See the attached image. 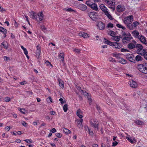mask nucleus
<instances>
[{
    "label": "nucleus",
    "instance_id": "obj_1",
    "mask_svg": "<svg viewBox=\"0 0 147 147\" xmlns=\"http://www.w3.org/2000/svg\"><path fill=\"white\" fill-rule=\"evenodd\" d=\"M30 16L32 19H35L38 22L41 21L44 17V15L42 11L38 13H32L31 14Z\"/></svg>",
    "mask_w": 147,
    "mask_h": 147
},
{
    "label": "nucleus",
    "instance_id": "obj_2",
    "mask_svg": "<svg viewBox=\"0 0 147 147\" xmlns=\"http://www.w3.org/2000/svg\"><path fill=\"white\" fill-rule=\"evenodd\" d=\"M137 67L141 72L147 74V63H144L142 64H139L138 65Z\"/></svg>",
    "mask_w": 147,
    "mask_h": 147
},
{
    "label": "nucleus",
    "instance_id": "obj_3",
    "mask_svg": "<svg viewBox=\"0 0 147 147\" xmlns=\"http://www.w3.org/2000/svg\"><path fill=\"white\" fill-rule=\"evenodd\" d=\"M133 20V16H129L127 17H125L124 18L123 22L125 24L127 25L131 23Z\"/></svg>",
    "mask_w": 147,
    "mask_h": 147
},
{
    "label": "nucleus",
    "instance_id": "obj_4",
    "mask_svg": "<svg viewBox=\"0 0 147 147\" xmlns=\"http://www.w3.org/2000/svg\"><path fill=\"white\" fill-rule=\"evenodd\" d=\"M90 123L91 126L95 129H96L97 130H98V123L96 119H91L90 121Z\"/></svg>",
    "mask_w": 147,
    "mask_h": 147
},
{
    "label": "nucleus",
    "instance_id": "obj_5",
    "mask_svg": "<svg viewBox=\"0 0 147 147\" xmlns=\"http://www.w3.org/2000/svg\"><path fill=\"white\" fill-rule=\"evenodd\" d=\"M89 17L93 20L96 21L97 19V13L94 12H90L88 13Z\"/></svg>",
    "mask_w": 147,
    "mask_h": 147
},
{
    "label": "nucleus",
    "instance_id": "obj_6",
    "mask_svg": "<svg viewBox=\"0 0 147 147\" xmlns=\"http://www.w3.org/2000/svg\"><path fill=\"white\" fill-rule=\"evenodd\" d=\"M132 39L130 34L127 35L126 36L123 37L122 39V42L123 43L129 42Z\"/></svg>",
    "mask_w": 147,
    "mask_h": 147
},
{
    "label": "nucleus",
    "instance_id": "obj_7",
    "mask_svg": "<svg viewBox=\"0 0 147 147\" xmlns=\"http://www.w3.org/2000/svg\"><path fill=\"white\" fill-rule=\"evenodd\" d=\"M132 42L129 43L127 45V47L130 50H131L136 47V42L134 40H132Z\"/></svg>",
    "mask_w": 147,
    "mask_h": 147
},
{
    "label": "nucleus",
    "instance_id": "obj_8",
    "mask_svg": "<svg viewBox=\"0 0 147 147\" xmlns=\"http://www.w3.org/2000/svg\"><path fill=\"white\" fill-rule=\"evenodd\" d=\"M138 38L143 44L145 45L147 44V41L146 38L143 36L141 35H139V36L138 37Z\"/></svg>",
    "mask_w": 147,
    "mask_h": 147
},
{
    "label": "nucleus",
    "instance_id": "obj_9",
    "mask_svg": "<svg viewBox=\"0 0 147 147\" xmlns=\"http://www.w3.org/2000/svg\"><path fill=\"white\" fill-rule=\"evenodd\" d=\"M146 52V50L143 48H139L136 51L137 54L142 56H144Z\"/></svg>",
    "mask_w": 147,
    "mask_h": 147
},
{
    "label": "nucleus",
    "instance_id": "obj_10",
    "mask_svg": "<svg viewBox=\"0 0 147 147\" xmlns=\"http://www.w3.org/2000/svg\"><path fill=\"white\" fill-rule=\"evenodd\" d=\"M126 56L127 59L129 61L132 62H134L135 60L134 59V55L132 54H127Z\"/></svg>",
    "mask_w": 147,
    "mask_h": 147
},
{
    "label": "nucleus",
    "instance_id": "obj_11",
    "mask_svg": "<svg viewBox=\"0 0 147 147\" xmlns=\"http://www.w3.org/2000/svg\"><path fill=\"white\" fill-rule=\"evenodd\" d=\"M125 9V7L124 6L122 5H118L117 7V10L119 12H120L124 11Z\"/></svg>",
    "mask_w": 147,
    "mask_h": 147
},
{
    "label": "nucleus",
    "instance_id": "obj_12",
    "mask_svg": "<svg viewBox=\"0 0 147 147\" xmlns=\"http://www.w3.org/2000/svg\"><path fill=\"white\" fill-rule=\"evenodd\" d=\"M97 26L100 30H103L105 28V25L102 22H99L97 24Z\"/></svg>",
    "mask_w": 147,
    "mask_h": 147
},
{
    "label": "nucleus",
    "instance_id": "obj_13",
    "mask_svg": "<svg viewBox=\"0 0 147 147\" xmlns=\"http://www.w3.org/2000/svg\"><path fill=\"white\" fill-rule=\"evenodd\" d=\"M129 84L131 87L134 88H136L138 86V84L136 82L133 80H130L129 82Z\"/></svg>",
    "mask_w": 147,
    "mask_h": 147
},
{
    "label": "nucleus",
    "instance_id": "obj_14",
    "mask_svg": "<svg viewBox=\"0 0 147 147\" xmlns=\"http://www.w3.org/2000/svg\"><path fill=\"white\" fill-rule=\"evenodd\" d=\"M115 48L119 49L121 48V46L119 43L117 42H113L112 45Z\"/></svg>",
    "mask_w": 147,
    "mask_h": 147
},
{
    "label": "nucleus",
    "instance_id": "obj_15",
    "mask_svg": "<svg viewBox=\"0 0 147 147\" xmlns=\"http://www.w3.org/2000/svg\"><path fill=\"white\" fill-rule=\"evenodd\" d=\"M78 35L79 36L83 37L84 38H87L89 37L88 34L84 32H81L79 33Z\"/></svg>",
    "mask_w": 147,
    "mask_h": 147
},
{
    "label": "nucleus",
    "instance_id": "obj_16",
    "mask_svg": "<svg viewBox=\"0 0 147 147\" xmlns=\"http://www.w3.org/2000/svg\"><path fill=\"white\" fill-rule=\"evenodd\" d=\"M78 8L82 11H85L87 8V6L83 4H79L78 6Z\"/></svg>",
    "mask_w": 147,
    "mask_h": 147
},
{
    "label": "nucleus",
    "instance_id": "obj_17",
    "mask_svg": "<svg viewBox=\"0 0 147 147\" xmlns=\"http://www.w3.org/2000/svg\"><path fill=\"white\" fill-rule=\"evenodd\" d=\"M100 7L101 9L104 12L105 14L106 13V12H108V9L105 7V5L102 4L100 5Z\"/></svg>",
    "mask_w": 147,
    "mask_h": 147
},
{
    "label": "nucleus",
    "instance_id": "obj_18",
    "mask_svg": "<svg viewBox=\"0 0 147 147\" xmlns=\"http://www.w3.org/2000/svg\"><path fill=\"white\" fill-rule=\"evenodd\" d=\"M63 10L64 11H66L68 12H75V13H76V10L73 9H71V8H64L63 9Z\"/></svg>",
    "mask_w": 147,
    "mask_h": 147
},
{
    "label": "nucleus",
    "instance_id": "obj_19",
    "mask_svg": "<svg viewBox=\"0 0 147 147\" xmlns=\"http://www.w3.org/2000/svg\"><path fill=\"white\" fill-rule=\"evenodd\" d=\"M131 34L133 36L136 38H138V37L139 36V33L137 30L134 31L132 32Z\"/></svg>",
    "mask_w": 147,
    "mask_h": 147
},
{
    "label": "nucleus",
    "instance_id": "obj_20",
    "mask_svg": "<svg viewBox=\"0 0 147 147\" xmlns=\"http://www.w3.org/2000/svg\"><path fill=\"white\" fill-rule=\"evenodd\" d=\"M93 10L97 11L98 8L97 5L95 3H92L90 7Z\"/></svg>",
    "mask_w": 147,
    "mask_h": 147
},
{
    "label": "nucleus",
    "instance_id": "obj_21",
    "mask_svg": "<svg viewBox=\"0 0 147 147\" xmlns=\"http://www.w3.org/2000/svg\"><path fill=\"white\" fill-rule=\"evenodd\" d=\"M83 121V120L82 119H80V120L78 121V126L80 128H82L83 127V125L82 124Z\"/></svg>",
    "mask_w": 147,
    "mask_h": 147
},
{
    "label": "nucleus",
    "instance_id": "obj_22",
    "mask_svg": "<svg viewBox=\"0 0 147 147\" xmlns=\"http://www.w3.org/2000/svg\"><path fill=\"white\" fill-rule=\"evenodd\" d=\"M118 60L119 62L123 64H126L127 62V61L126 60L124 59H123L121 58V57L119 59H118Z\"/></svg>",
    "mask_w": 147,
    "mask_h": 147
},
{
    "label": "nucleus",
    "instance_id": "obj_23",
    "mask_svg": "<svg viewBox=\"0 0 147 147\" xmlns=\"http://www.w3.org/2000/svg\"><path fill=\"white\" fill-rule=\"evenodd\" d=\"M113 39L116 42H118L120 40V38H122L120 36L119 37L118 36H113Z\"/></svg>",
    "mask_w": 147,
    "mask_h": 147
},
{
    "label": "nucleus",
    "instance_id": "obj_24",
    "mask_svg": "<svg viewBox=\"0 0 147 147\" xmlns=\"http://www.w3.org/2000/svg\"><path fill=\"white\" fill-rule=\"evenodd\" d=\"M82 113L81 111L80 110H78L77 112V116L81 119H82V116L81 114Z\"/></svg>",
    "mask_w": 147,
    "mask_h": 147
},
{
    "label": "nucleus",
    "instance_id": "obj_25",
    "mask_svg": "<svg viewBox=\"0 0 147 147\" xmlns=\"http://www.w3.org/2000/svg\"><path fill=\"white\" fill-rule=\"evenodd\" d=\"M63 131L64 133H65L66 134H69L70 133L71 131L69 130V129L65 128H63Z\"/></svg>",
    "mask_w": 147,
    "mask_h": 147
},
{
    "label": "nucleus",
    "instance_id": "obj_26",
    "mask_svg": "<svg viewBox=\"0 0 147 147\" xmlns=\"http://www.w3.org/2000/svg\"><path fill=\"white\" fill-rule=\"evenodd\" d=\"M134 123L139 125H142L144 124V122L140 120H136L134 121Z\"/></svg>",
    "mask_w": 147,
    "mask_h": 147
},
{
    "label": "nucleus",
    "instance_id": "obj_27",
    "mask_svg": "<svg viewBox=\"0 0 147 147\" xmlns=\"http://www.w3.org/2000/svg\"><path fill=\"white\" fill-rule=\"evenodd\" d=\"M104 40H105L104 42L105 43L110 46H111L112 45L113 42L107 40L105 38H104Z\"/></svg>",
    "mask_w": 147,
    "mask_h": 147
},
{
    "label": "nucleus",
    "instance_id": "obj_28",
    "mask_svg": "<svg viewBox=\"0 0 147 147\" xmlns=\"http://www.w3.org/2000/svg\"><path fill=\"white\" fill-rule=\"evenodd\" d=\"M120 54L117 53H113L112 55L113 57H115L118 60L119 59L120 57Z\"/></svg>",
    "mask_w": 147,
    "mask_h": 147
},
{
    "label": "nucleus",
    "instance_id": "obj_29",
    "mask_svg": "<svg viewBox=\"0 0 147 147\" xmlns=\"http://www.w3.org/2000/svg\"><path fill=\"white\" fill-rule=\"evenodd\" d=\"M105 2L108 4L110 5H113V0H105Z\"/></svg>",
    "mask_w": 147,
    "mask_h": 147
},
{
    "label": "nucleus",
    "instance_id": "obj_30",
    "mask_svg": "<svg viewBox=\"0 0 147 147\" xmlns=\"http://www.w3.org/2000/svg\"><path fill=\"white\" fill-rule=\"evenodd\" d=\"M142 57L139 55H137L135 58L136 61H142Z\"/></svg>",
    "mask_w": 147,
    "mask_h": 147
},
{
    "label": "nucleus",
    "instance_id": "obj_31",
    "mask_svg": "<svg viewBox=\"0 0 147 147\" xmlns=\"http://www.w3.org/2000/svg\"><path fill=\"white\" fill-rule=\"evenodd\" d=\"M105 15H106L107 17L110 19V20H113V17L109 13V12H106V13L105 14Z\"/></svg>",
    "mask_w": 147,
    "mask_h": 147
},
{
    "label": "nucleus",
    "instance_id": "obj_32",
    "mask_svg": "<svg viewBox=\"0 0 147 147\" xmlns=\"http://www.w3.org/2000/svg\"><path fill=\"white\" fill-rule=\"evenodd\" d=\"M0 31L3 33H7V30L1 26H0Z\"/></svg>",
    "mask_w": 147,
    "mask_h": 147
},
{
    "label": "nucleus",
    "instance_id": "obj_33",
    "mask_svg": "<svg viewBox=\"0 0 147 147\" xmlns=\"http://www.w3.org/2000/svg\"><path fill=\"white\" fill-rule=\"evenodd\" d=\"M59 85L60 88L63 89L64 88V84L63 82V81H60V80H59Z\"/></svg>",
    "mask_w": 147,
    "mask_h": 147
},
{
    "label": "nucleus",
    "instance_id": "obj_34",
    "mask_svg": "<svg viewBox=\"0 0 147 147\" xmlns=\"http://www.w3.org/2000/svg\"><path fill=\"white\" fill-rule=\"evenodd\" d=\"M121 34L123 36V37L126 36L127 35H129V34H130L129 32H126L123 31H122Z\"/></svg>",
    "mask_w": 147,
    "mask_h": 147
},
{
    "label": "nucleus",
    "instance_id": "obj_35",
    "mask_svg": "<svg viewBox=\"0 0 147 147\" xmlns=\"http://www.w3.org/2000/svg\"><path fill=\"white\" fill-rule=\"evenodd\" d=\"M116 26L117 27L119 28H122L123 30H125L126 29V28L125 27L119 24H117Z\"/></svg>",
    "mask_w": 147,
    "mask_h": 147
},
{
    "label": "nucleus",
    "instance_id": "obj_36",
    "mask_svg": "<svg viewBox=\"0 0 147 147\" xmlns=\"http://www.w3.org/2000/svg\"><path fill=\"white\" fill-rule=\"evenodd\" d=\"M108 34L111 36L113 37V36H114L115 34V33L113 31H110L108 33Z\"/></svg>",
    "mask_w": 147,
    "mask_h": 147
},
{
    "label": "nucleus",
    "instance_id": "obj_37",
    "mask_svg": "<svg viewBox=\"0 0 147 147\" xmlns=\"http://www.w3.org/2000/svg\"><path fill=\"white\" fill-rule=\"evenodd\" d=\"M126 138L127 139V140L129 141L130 142H131V143H133V140L134 139H132L131 138H129V137H126Z\"/></svg>",
    "mask_w": 147,
    "mask_h": 147
},
{
    "label": "nucleus",
    "instance_id": "obj_38",
    "mask_svg": "<svg viewBox=\"0 0 147 147\" xmlns=\"http://www.w3.org/2000/svg\"><path fill=\"white\" fill-rule=\"evenodd\" d=\"M127 25V27L129 29L131 30L133 29V26L131 23L128 24Z\"/></svg>",
    "mask_w": 147,
    "mask_h": 147
},
{
    "label": "nucleus",
    "instance_id": "obj_39",
    "mask_svg": "<svg viewBox=\"0 0 147 147\" xmlns=\"http://www.w3.org/2000/svg\"><path fill=\"white\" fill-rule=\"evenodd\" d=\"M67 105L65 104L63 107V110L65 112H66L67 110Z\"/></svg>",
    "mask_w": 147,
    "mask_h": 147
},
{
    "label": "nucleus",
    "instance_id": "obj_40",
    "mask_svg": "<svg viewBox=\"0 0 147 147\" xmlns=\"http://www.w3.org/2000/svg\"><path fill=\"white\" fill-rule=\"evenodd\" d=\"M6 44L5 43V42H2L1 44V46H3V47L4 48L6 49H7L8 48V47L6 45Z\"/></svg>",
    "mask_w": 147,
    "mask_h": 147
},
{
    "label": "nucleus",
    "instance_id": "obj_41",
    "mask_svg": "<svg viewBox=\"0 0 147 147\" xmlns=\"http://www.w3.org/2000/svg\"><path fill=\"white\" fill-rule=\"evenodd\" d=\"M139 24V23L137 22H134L132 24L133 26L135 28L136 27L137 25H138Z\"/></svg>",
    "mask_w": 147,
    "mask_h": 147
},
{
    "label": "nucleus",
    "instance_id": "obj_42",
    "mask_svg": "<svg viewBox=\"0 0 147 147\" xmlns=\"http://www.w3.org/2000/svg\"><path fill=\"white\" fill-rule=\"evenodd\" d=\"M4 100L6 102H8L10 101L11 100V98L9 97H7L5 98Z\"/></svg>",
    "mask_w": 147,
    "mask_h": 147
},
{
    "label": "nucleus",
    "instance_id": "obj_43",
    "mask_svg": "<svg viewBox=\"0 0 147 147\" xmlns=\"http://www.w3.org/2000/svg\"><path fill=\"white\" fill-rule=\"evenodd\" d=\"M80 50L79 49H73V51L77 53H79L80 52Z\"/></svg>",
    "mask_w": 147,
    "mask_h": 147
},
{
    "label": "nucleus",
    "instance_id": "obj_44",
    "mask_svg": "<svg viewBox=\"0 0 147 147\" xmlns=\"http://www.w3.org/2000/svg\"><path fill=\"white\" fill-rule=\"evenodd\" d=\"M42 30L45 33H46L47 32V30L46 28L44 26H42L41 27Z\"/></svg>",
    "mask_w": 147,
    "mask_h": 147
},
{
    "label": "nucleus",
    "instance_id": "obj_45",
    "mask_svg": "<svg viewBox=\"0 0 147 147\" xmlns=\"http://www.w3.org/2000/svg\"><path fill=\"white\" fill-rule=\"evenodd\" d=\"M92 3L90 1H86V4L88 6L90 7L91 4Z\"/></svg>",
    "mask_w": 147,
    "mask_h": 147
},
{
    "label": "nucleus",
    "instance_id": "obj_46",
    "mask_svg": "<svg viewBox=\"0 0 147 147\" xmlns=\"http://www.w3.org/2000/svg\"><path fill=\"white\" fill-rule=\"evenodd\" d=\"M76 88L80 92H81V93H82V92H83V90L81 89V87H80V86H77Z\"/></svg>",
    "mask_w": 147,
    "mask_h": 147
},
{
    "label": "nucleus",
    "instance_id": "obj_47",
    "mask_svg": "<svg viewBox=\"0 0 147 147\" xmlns=\"http://www.w3.org/2000/svg\"><path fill=\"white\" fill-rule=\"evenodd\" d=\"M136 47L139 48H143V47L141 44H139L136 45Z\"/></svg>",
    "mask_w": 147,
    "mask_h": 147
},
{
    "label": "nucleus",
    "instance_id": "obj_48",
    "mask_svg": "<svg viewBox=\"0 0 147 147\" xmlns=\"http://www.w3.org/2000/svg\"><path fill=\"white\" fill-rule=\"evenodd\" d=\"M56 136L58 138H61L62 136L61 134L59 133H57L55 134Z\"/></svg>",
    "mask_w": 147,
    "mask_h": 147
},
{
    "label": "nucleus",
    "instance_id": "obj_49",
    "mask_svg": "<svg viewBox=\"0 0 147 147\" xmlns=\"http://www.w3.org/2000/svg\"><path fill=\"white\" fill-rule=\"evenodd\" d=\"M26 142L30 144L32 142V140H29L28 139H26L24 140Z\"/></svg>",
    "mask_w": 147,
    "mask_h": 147
},
{
    "label": "nucleus",
    "instance_id": "obj_50",
    "mask_svg": "<svg viewBox=\"0 0 147 147\" xmlns=\"http://www.w3.org/2000/svg\"><path fill=\"white\" fill-rule=\"evenodd\" d=\"M89 134L91 136H93V133L92 131L90 130L89 128H88Z\"/></svg>",
    "mask_w": 147,
    "mask_h": 147
},
{
    "label": "nucleus",
    "instance_id": "obj_51",
    "mask_svg": "<svg viewBox=\"0 0 147 147\" xmlns=\"http://www.w3.org/2000/svg\"><path fill=\"white\" fill-rule=\"evenodd\" d=\"M45 64L47 66H49V65H51V66H52L51 64V63L49 61H46L45 62Z\"/></svg>",
    "mask_w": 147,
    "mask_h": 147
},
{
    "label": "nucleus",
    "instance_id": "obj_52",
    "mask_svg": "<svg viewBox=\"0 0 147 147\" xmlns=\"http://www.w3.org/2000/svg\"><path fill=\"white\" fill-rule=\"evenodd\" d=\"M10 129V127L9 126H7L5 128V129L6 131H9Z\"/></svg>",
    "mask_w": 147,
    "mask_h": 147
},
{
    "label": "nucleus",
    "instance_id": "obj_53",
    "mask_svg": "<svg viewBox=\"0 0 147 147\" xmlns=\"http://www.w3.org/2000/svg\"><path fill=\"white\" fill-rule=\"evenodd\" d=\"M20 111L23 114H24L25 113V110L24 109H20Z\"/></svg>",
    "mask_w": 147,
    "mask_h": 147
},
{
    "label": "nucleus",
    "instance_id": "obj_54",
    "mask_svg": "<svg viewBox=\"0 0 147 147\" xmlns=\"http://www.w3.org/2000/svg\"><path fill=\"white\" fill-rule=\"evenodd\" d=\"M59 56L61 58H64V54L63 53H60L59 55Z\"/></svg>",
    "mask_w": 147,
    "mask_h": 147
},
{
    "label": "nucleus",
    "instance_id": "obj_55",
    "mask_svg": "<svg viewBox=\"0 0 147 147\" xmlns=\"http://www.w3.org/2000/svg\"><path fill=\"white\" fill-rule=\"evenodd\" d=\"M22 124L24 127L26 126L27 123L24 121H23L22 123Z\"/></svg>",
    "mask_w": 147,
    "mask_h": 147
},
{
    "label": "nucleus",
    "instance_id": "obj_56",
    "mask_svg": "<svg viewBox=\"0 0 147 147\" xmlns=\"http://www.w3.org/2000/svg\"><path fill=\"white\" fill-rule=\"evenodd\" d=\"M109 61H112V62H115L116 61L115 59L111 57L109 58Z\"/></svg>",
    "mask_w": 147,
    "mask_h": 147
},
{
    "label": "nucleus",
    "instance_id": "obj_57",
    "mask_svg": "<svg viewBox=\"0 0 147 147\" xmlns=\"http://www.w3.org/2000/svg\"><path fill=\"white\" fill-rule=\"evenodd\" d=\"M107 27H108L113 28V25L112 24L109 23L107 25Z\"/></svg>",
    "mask_w": 147,
    "mask_h": 147
},
{
    "label": "nucleus",
    "instance_id": "obj_58",
    "mask_svg": "<svg viewBox=\"0 0 147 147\" xmlns=\"http://www.w3.org/2000/svg\"><path fill=\"white\" fill-rule=\"evenodd\" d=\"M112 144V146H115L117 144L118 142L116 141H115V142H113Z\"/></svg>",
    "mask_w": 147,
    "mask_h": 147
},
{
    "label": "nucleus",
    "instance_id": "obj_59",
    "mask_svg": "<svg viewBox=\"0 0 147 147\" xmlns=\"http://www.w3.org/2000/svg\"><path fill=\"white\" fill-rule=\"evenodd\" d=\"M128 51V50L123 48H122L121 49V51L122 52H125Z\"/></svg>",
    "mask_w": 147,
    "mask_h": 147
},
{
    "label": "nucleus",
    "instance_id": "obj_60",
    "mask_svg": "<svg viewBox=\"0 0 147 147\" xmlns=\"http://www.w3.org/2000/svg\"><path fill=\"white\" fill-rule=\"evenodd\" d=\"M50 131L52 132L53 133H55L56 131V129L54 128H53L51 130H50Z\"/></svg>",
    "mask_w": 147,
    "mask_h": 147
},
{
    "label": "nucleus",
    "instance_id": "obj_61",
    "mask_svg": "<svg viewBox=\"0 0 147 147\" xmlns=\"http://www.w3.org/2000/svg\"><path fill=\"white\" fill-rule=\"evenodd\" d=\"M59 100V101H61V104H63L65 102L63 100V99L62 98H60Z\"/></svg>",
    "mask_w": 147,
    "mask_h": 147
},
{
    "label": "nucleus",
    "instance_id": "obj_62",
    "mask_svg": "<svg viewBox=\"0 0 147 147\" xmlns=\"http://www.w3.org/2000/svg\"><path fill=\"white\" fill-rule=\"evenodd\" d=\"M144 57L145 59L147 60V52H146V53L144 55Z\"/></svg>",
    "mask_w": 147,
    "mask_h": 147
},
{
    "label": "nucleus",
    "instance_id": "obj_63",
    "mask_svg": "<svg viewBox=\"0 0 147 147\" xmlns=\"http://www.w3.org/2000/svg\"><path fill=\"white\" fill-rule=\"evenodd\" d=\"M96 108L97 109V110L99 112H100V106L98 105H96Z\"/></svg>",
    "mask_w": 147,
    "mask_h": 147
},
{
    "label": "nucleus",
    "instance_id": "obj_64",
    "mask_svg": "<svg viewBox=\"0 0 147 147\" xmlns=\"http://www.w3.org/2000/svg\"><path fill=\"white\" fill-rule=\"evenodd\" d=\"M4 59L5 60H6V61H7L8 60L10 59H9V58L8 57H7V56H4Z\"/></svg>",
    "mask_w": 147,
    "mask_h": 147
}]
</instances>
